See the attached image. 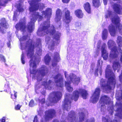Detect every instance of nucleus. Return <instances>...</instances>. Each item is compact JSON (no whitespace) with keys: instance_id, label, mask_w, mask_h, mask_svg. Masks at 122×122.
Instances as JSON below:
<instances>
[{"instance_id":"f257e3e1","label":"nucleus","mask_w":122,"mask_h":122,"mask_svg":"<svg viewBox=\"0 0 122 122\" xmlns=\"http://www.w3.org/2000/svg\"><path fill=\"white\" fill-rule=\"evenodd\" d=\"M30 5V6L29 10L30 14L32 15L30 17L31 21L28 23L26 27L25 25V20L22 19L20 20V22L16 24L15 27L17 30H20L23 31V36L22 37H20L16 32V34L20 42L21 49L22 50H25L27 57L31 58L29 62L30 76H32L33 79H36L38 81L42 80L43 77L48 72L47 68L44 65L42 66L38 70L36 69V60L34 54V47H36V54L39 56L41 55L42 50L41 39H37L36 42L34 44L32 40L30 38L29 35H27L26 30H27L29 32H32L34 29V23L37 19H38L39 21L42 20V16L36 11L38 9L39 7L40 10L42 9L45 6L44 5Z\"/></svg>"},{"instance_id":"f03ea898","label":"nucleus","mask_w":122,"mask_h":122,"mask_svg":"<svg viewBox=\"0 0 122 122\" xmlns=\"http://www.w3.org/2000/svg\"><path fill=\"white\" fill-rule=\"evenodd\" d=\"M51 9L50 8L47 9L45 11L42 12V15L44 16L47 19V22L42 23L37 32L38 35L42 36L46 35L45 42L46 44H48V48L52 49L55 44H56L59 43V40L61 33L55 30L54 26H50V19L51 15Z\"/></svg>"},{"instance_id":"7ed1b4c3","label":"nucleus","mask_w":122,"mask_h":122,"mask_svg":"<svg viewBox=\"0 0 122 122\" xmlns=\"http://www.w3.org/2000/svg\"><path fill=\"white\" fill-rule=\"evenodd\" d=\"M105 76L107 79V84L103 79L100 81V84L104 92L108 93L111 90H113L115 87L116 84L115 77L114 73L112 72L110 66L108 65L105 71Z\"/></svg>"},{"instance_id":"20e7f679","label":"nucleus","mask_w":122,"mask_h":122,"mask_svg":"<svg viewBox=\"0 0 122 122\" xmlns=\"http://www.w3.org/2000/svg\"><path fill=\"white\" fill-rule=\"evenodd\" d=\"M105 17L106 18H110L112 22L116 26V29L112 24L109 25L108 27V30L111 36H115L117 30L122 35V26L120 23V19L117 15L111 11L108 10L105 13Z\"/></svg>"},{"instance_id":"39448f33","label":"nucleus","mask_w":122,"mask_h":122,"mask_svg":"<svg viewBox=\"0 0 122 122\" xmlns=\"http://www.w3.org/2000/svg\"><path fill=\"white\" fill-rule=\"evenodd\" d=\"M78 91L76 90L73 92L72 95H71L68 94H66L65 96V100L63 102L62 107L63 110L69 111L71 108V99L74 100L75 101H77L79 96V94H81L82 97L84 99H86L88 95L87 91L84 89L82 88Z\"/></svg>"},{"instance_id":"423d86ee","label":"nucleus","mask_w":122,"mask_h":122,"mask_svg":"<svg viewBox=\"0 0 122 122\" xmlns=\"http://www.w3.org/2000/svg\"><path fill=\"white\" fill-rule=\"evenodd\" d=\"M118 45V51L117 54V58H115L111 59L110 58L108 59L110 62H112V60H114L112 65V67L114 71L117 70V72H118L119 70L120 69L121 66L119 62L120 60L122 63V50L120 48L122 47V38L120 36H118L117 38L116 41Z\"/></svg>"},{"instance_id":"0eeeda50","label":"nucleus","mask_w":122,"mask_h":122,"mask_svg":"<svg viewBox=\"0 0 122 122\" xmlns=\"http://www.w3.org/2000/svg\"><path fill=\"white\" fill-rule=\"evenodd\" d=\"M105 104H108L107 110L109 113L111 115H112L114 111L113 102L110 101V99L109 97L104 95L101 97L99 101V107H100L101 111L102 112H103L106 110Z\"/></svg>"},{"instance_id":"6e6552de","label":"nucleus","mask_w":122,"mask_h":122,"mask_svg":"<svg viewBox=\"0 0 122 122\" xmlns=\"http://www.w3.org/2000/svg\"><path fill=\"white\" fill-rule=\"evenodd\" d=\"M120 89L121 92L120 95L117 92H116V97L117 100L116 104L117 109L115 111V119L113 122H118L116 120L117 118L119 119H122V85H121Z\"/></svg>"},{"instance_id":"1a4fd4ad","label":"nucleus","mask_w":122,"mask_h":122,"mask_svg":"<svg viewBox=\"0 0 122 122\" xmlns=\"http://www.w3.org/2000/svg\"><path fill=\"white\" fill-rule=\"evenodd\" d=\"M79 119L76 116L75 112L73 111L70 112L68 115L67 120L68 122H95V120L93 118L88 119L85 121L84 120L85 114L83 113L79 112L78 114Z\"/></svg>"},{"instance_id":"9d476101","label":"nucleus","mask_w":122,"mask_h":122,"mask_svg":"<svg viewBox=\"0 0 122 122\" xmlns=\"http://www.w3.org/2000/svg\"><path fill=\"white\" fill-rule=\"evenodd\" d=\"M64 74L67 80L65 81V86L67 90L69 92H71L73 90V88L71 87L70 84L72 82L74 84L77 85L80 81L79 77H77L74 74H70L69 76L66 72H64Z\"/></svg>"},{"instance_id":"9b49d317","label":"nucleus","mask_w":122,"mask_h":122,"mask_svg":"<svg viewBox=\"0 0 122 122\" xmlns=\"http://www.w3.org/2000/svg\"><path fill=\"white\" fill-rule=\"evenodd\" d=\"M107 44L108 48L111 50L109 58H110V61H111V59L117 58V53L118 52V51L119 48L117 49V48L116 46V43L112 40H109Z\"/></svg>"},{"instance_id":"f8f14e48","label":"nucleus","mask_w":122,"mask_h":122,"mask_svg":"<svg viewBox=\"0 0 122 122\" xmlns=\"http://www.w3.org/2000/svg\"><path fill=\"white\" fill-rule=\"evenodd\" d=\"M62 96V94L61 92H54L50 94L49 96V102L47 101V104L48 106L53 105V103H56L59 100Z\"/></svg>"},{"instance_id":"ddd939ff","label":"nucleus","mask_w":122,"mask_h":122,"mask_svg":"<svg viewBox=\"0 0 122 122\" xmlns=\"http://www.w3.org/2000/svg\"><path fill=\"white\" fill-rule=\"evenodd\" d=\"M55 111L53 109L49 110L45 112L44 119L42 118L40 122H47L50 119L52 118L55 115Z\"/></svg>"},{"instance_id":"4468645a","label":"nucleus","mask_w":122,"mask_h":122,"mask_svg":"<svg viewBox=\"0 0 122 122\" xmlns=\"http://www.w3.org/2000/svg\"><path fill=\"white\" fill-rule=\"evenodd\" d=\"M65 12V18L63 19V21L66 24V27L67 29H68L69 23L72 19V17L70 16V12L67 8H65L64 10Z\"/></svg>"},{"instance_id":"2eb2a0df","label":"nucleus","mask_w":122,"mask_h":122,"mask_svg":"<svg viewBox=\"0 0 122 122\" xmlns=\"http://www.w3.org/2000/svg\"><path fill=\"white\" fill-rule=\"evenodd\" d=\"M101 90L99 88H96L92 95L90 101L93 103H96L99 100Z\"/></svg>"},{"instance_id":"dca6fc26","label":"nucleus","mask_w":122,"mask_h":122,"mask_svg":"<svg viewBox=\"0 0 122 122\" xmlns=\"http://www.w3.org/2000/svg\"><path fill=\"white\" fill-rule=\"evenodd\" d=\"M56 86L62 88L63 86V79L62 76L59 74L54 77Z\"/></svg>"},{"instance_id":"f3484780","label":"nucleus","mask_w":122,"mask_h":122,"mask_svg":"<svg viewBox=\"0 0 122 122\" xmlns=\"http://www.w3.org/2000/svg\"><path fill=\"white\" fill-rule=\"evenodd\" d=\"M102 61L101 60H99L98 61L97 66L94 73L95 76H97L98 75V72L100 75H101L102 72Z\"/></svg>"},{"instance_id":"a211bd4d","label":"nucleus","mask_w":122,"mask_h":122,"mask_svg":"<svg viewBox=\"0 0 122 122\" xmlns=\"http://www.w3.org/2000/svg\"><path fill=\"white\" fill-rule=\"evenodd\" d=\"M7 23L4 18L1 19L0 21V32L4 34L5 31L4 30L3 28H7Z\"/></svg>"},{"instance_id":"6ab92c4d","label":"nucleus","mask_w":122,"mask_h":122,"mask_svg":"<svg viewBox=\"0 0 122 122\" xmlns=\"http://www.w3.org/2000/svg\"><path fill=\"white\" fill-rule=\"evenodd\" d=\"M62 15V13L61 12V10L59 9H58L56 11V15L55 21L56 22H59V25L58 27H57V28L59 29L60 28L61 25V22H60Z\"/></svg>"},{"instance_id":"aec40b11","label":"nucleus","mask_w":122,"mask_h":122,"mask_svg":"<svg viewBox=\"0 0 122 122\" xmlns=\"http://www.w3.org/2000/svg\"><path fill=\"white\" fill-rule=\"evenodd\" d=\"M106 44L105 43L103 44L101 47L102 56L104 60H106L107 59L108 53L105 49Z\"/></svg>"},{"instance_id":"412c9836","label":"nucleus","mask_w":122,"mask_h":122,"mask_svg":"<svg viewBox=\"0 0 122 122\" xmlns=\"http://www.w3.org/2000/svg\"><path fill=\"white\" fill-rule=\"evenodd\" d=\"M16 7L18 11L17 10H16L14 12L13 20H14L15 21H16V18L17 16L19 14L20 12H22L24 10V9L22 8L21 3L19 4L18 5H17Z\"/></svg>"},{"instance_id":"4be33fe9","label":"nucleus","mask_w":122,"mask_h":122,"mask_svg":"<svg viewBox=\"0 0 122 122\" xmlns=\"http://www.w3.org/2000/svg\"><path fill=\"white\" fill-rule=\"evenodd\" d=\"M47 79H46L44 81H43L42 83V85L46 89L51 90L52 89L51 85L52 84L53 82L50 80H49L48 82H47Z\"/></svg>"},{"instance_id":"5701e85b","label":"nucleus","mask_w":122,"mask_h":122,"mask_svg":"<svg viewBox=\"0 0 122 122\" xmlns=\"http://www.w3.org/2000/svg\"><path fill=\"white\" fill-rule=\"evenodd\" d=\"M75 14L76 16L79 18H82L83 14L82 11L80 10H77L75 11Z\"/></svg>"},{"instance_id":"b1692460","label":"nucleus","mask_w":122,"mask_h":122,"mask_svg":"<svg viewBox=\"0 0 122 122\" xmlns=\"http://www.w3.org/2000/svg\"><path fill=\"white\" fill-rule=\"evenodd\" d=\"M84 7L85 10L88 13H91V8L90 5L88 3H86L84 5Z\"/></svg>"},{"instance_id":"393cba45","label":"nucleus","mask_w":122,"mask_h":122,"mask_svg":"<svg viewBox=\"0 0 122 122\" xmlns=\"http://www.w3.org/2000/svg\"><path fill=\"white\" fill-rule=\"evenodd\" d=\"M108 35V31L107 29H104L102 32V38L103 41L106 40L107 38Z\"/></svg>"},{"instance_id":"a878e982","label":"nucleus","mask_w":122,"mask_h":122,"mask_svg":"<svg viewBox=\"0 0 122 122\" xmlns=\"http://www.w3.org/2000/svg\"><path fill=\"white\" fill-rule=\"evenodd\" d=\"M50 57L48 54H47L44 58V60L45 63L46 65L49 64L50 60Z\"/></svg>"},{"instance_id":"bb28decb","label":"nucleus","mask_w":122,"mask_h":122,"mask_svg":"<svg viewBox=\"0 0 122 122\" xmlns=\"http://www.w3.org/2000/svg\"><path fill=\"white\" fill-rule=\"evenodd\" d=\"M92 3L94 6L95 7H98L100 4L99 0H93Z\"/></svg>"},{"instance_id":"cd10ccee","label":"nucleus","mask_w":122,"mask_h":122,"mask_svg":"<svg viewBox=\"0 0 122 122\" xmlns=\"http://www.w3.org/2000/svg\"><path fill=\"white\" fill-rule=\"evenodd\" d=\"M52 66H53V69L55 70V71L56 72L58 71L59 66L57 65V63L56 62H53Z\"/></svg>"},{"instance_id":"c85d7f7f","label":"nucleus","mask_w":122,"mask_h":122,"mask_svg":"<svg viewBox=\"0 0 122 122\" xmlns=\"http://www.w3.org/2000/svg\"><path fill=\"white\" fill-rule=\"evenodd\" d=\"M60 60V57L58 53L56 52L54 54V61H58Z\"/></svg>"},{"instance_id":"c756f323","label":"nucleus","mask_w":122,"mask_h":122,"mask_svg":"<svg viewBox=\"0 0 122 122\" xmlns=\"http://www.w3.org/2000/svg\"><path fill=\"white\" fill-rule=\"evenodd\" d=\"M4 88L5 91L6 92H10V88L9 87V85L8 82H7L5 85L4 86Z\"/></svg>"},{"instance_id":"7c9ffc66","label":"nucleus","mask_w":122,"mask_h":122,"mask_svg":"<svg viewBox=\"0 0 122 122\" xmlns=\"http://www.w3.org/2000/svg\"><path fill=\"white\" fill-rule=\"evenodd\" d=\"M103 122H112V121L110 118L107 116L106 117H103L102 119Z\"/></svg>"},{"instance_id":"2f4dec72","label":"nucleus","mask_w":122,"mask_h":122,"mask_svg":"<svg viewBox=\"0 0 122 122\" xmlns=\"http://www.w3.org/2000/svg\"><path fill=\"white\" fill-rule=\"evenodd\" d=\"M40 84L38 83L37 85L36 84L35 86V92L37 93L39 92V89L40 88Z\"/></svg>"},{"instance_id":"473e14b6","label":"nucleus","mask_w":122,"mask_h":122,"mask_svg":"<svg viewBox=\"0 0 122 122\" xmlns=\"http://www.w3.org/2000/svg\"><path fill=\"white\" fill-rule=\"evenodd\" d=\"M41 97H40L38 99V101L40 104H43L45 103V100L44 98H43L41 100Z\"/></svg>"},{"instance_id":"72a5a7b5","label":"nucleus","mask_w":122,"mask_h":122,"mask_svg":"<svg viewBox=\"0 0 122 122\" xmlns=\"http://www.w3.org/2000/svg\"><path fill=\"white\" fill-rule=\"evenodd\" d=\"M0 60L2 62H5L6 60L5 57L3 55H0Z\"/></svg>"},{"instance_id":"f704fd0d","label":"nucleus","mask_w":122,"mask_h":122,"mask_svg":"<svg viewBox=\"0 0 122 122\" xmlns=\"http://www.w3.org/2000/svg\"><path fill=\"white\" fill-rule=\"evenodd\" d=\"M22 53L21 56V61L22 64H24L25 62V56L23 52H22Z\"/></svg>"},{"instance_id":"c9c22d12","label":"nucleus","mask_w":122,"mask_h":122,"mask_svg":"<svg viewBox=\"0 0 122 122\" xmlns=\"http://www.w3.org/2000/svg\"><path fill=\"white\" fill-rule=\"evenodd\" d=\"M29 105L31 107H33L34 106V101L33 100H31L30 102Z\"/></svg>"},{"instance_id":"e433bc0d","label":"nucleus","mask_w":122,"mask_h":122,"mask_svg":"<svg viewBox=\"0 0 122 122\" xmlns=\"http://www.w3.org/2000/svg\"><path fill=\"white\" fill-rule=\"evenodd\" d=\"M37 111L38 112V114H40V115H41V113H42V108L40 107H39L37 109Z\"/></svg>"},{"instance_id":"4c0bfd02","label":"nucleus","mask_w":122,"mask_h":122,"mask_svg":"<svg viewBox=\"0 0 122 122\" xmlns=\"http://www.w3.org/2000/svg\"><path fill=\"white\" fill-rule=\"evenodd\" d=\"M14 95L11 94V98L12 99H15L16 98L17 96V92H15V91H14Z\"/></svg>"},{"instance_id":"58836bf2","label":"nucleus","mask_w":122,"mask_h":122,"mask_svg":"<svg viewBox=\"0 0 122 122\" xmlns=\"http://www.w3.org/2000/svg\"><path fill=\"white\" fill-rule=\"evenodd\" d=\"M101 42V40H99L97 42V48L98 49L100 48V47Z\"/></svg>"},{"instance_id":"ea45409f","label":"nucleus","mask_w":122,"mask_h":122,"mask_svg":"<svg viewBox=\"0 0 122 122\" xmlns=\"http://www.w3.org/2000/svg\"><path fill=\"white\" fill-rule=\"evenodd\" d=\"M21 106L18 104L15 107V109L16 110H19L21 107Z\"/></svg>"},{"instance_id":"a19ab883","label":"nucleus","mask_w":122,"mask_h":122,"mask_svg":"<svg viewBox=\"0 0 122 122\" xmlns=\"http://www.w3.org/2000/svg\"><path fill=\"white\" fill-rule=\"evenodd\" d=\"M33 122H38V120L37 116H35V117Z\"/></svg>"},{"instance_id":"79ce46f5","label":"nucleus","mask_w":122,"mask_h":122,"mask_svg":"<svg viewBox=\"0 0 122 122\" xmlns=\"http://www.w3.org/2000/svg\"><path fill=\"white\" fill-rule=\"evenodd\" d=\"M119 79L120 82L122 83V70L121 71V73L119 76Z\"/></svg>"},{"instance_id":"37998d69","label":"nucleus","mask_w":122,"mask_h":122,"mask_svg":"<svg viewBox=\"0 0 122 122\" xmlns=\"http://www.w3.org/2000/svg\"><path fill=\"white\" fill-rule=\"evenodd\" d=\"M5 117H4L0 119V122H5Z\"/></svg>"},{"instance_id":"c03bdc74","label":"nucleus","mask_w":122,"mask_h":122,"mask_svg":"<svg viewBox=\"0 0 122 122\" xmlns=\"http://www.w3.org/2000/svg\"><path fill=\"white\" fill-rule=\"evenodd\" d=\"M75 25L76 26L78 27L81 25V23L80 22H77L75 23Z\"/></svg>"},{"instance_id":"a18cd8bd","label":"nucleus","mask_w":122,"mask_h":122,"mask_svg":"<svg viewBox=\"0 0 122 122\" xmlns=\"http://www.w3.org/2000/svg\"><path fill=\"white\" fill-rule=\"evenodd\" d=\"M70 0H62V2L64 3H69Z\"/></svg>"},{"instance_id":"49530a36","label":"nucleus","mask_w":122,"mask_h":122,"mask_svg":"<svg viewBox=\"0 0 122 122\" xmlns=\"http://www.w3.org/2000/svg\"><path fill=\"white\" fill-rule=\"evenodd\" d=\"M103 1L104 5H106L107 4V0H103Z\"/></svg>"},{"instance_id":"de8ad7c7","label":"nucleus","mask_w":122,"mask_h":122,"mask_svg":"<svg viewBox=\"0 0 122 122\" xmlns=\"http://www.w3.org/2000/svg\"><path fill=\"white\" fill-rule=\"evenodd\" d=\"M7 45L8 47H10V41L8 42L7 43Z\"/></svg>"},{"instance_id":"09e8293b","label":"nucleus","mask_w":122,"mask_h":122,"mask_svg":"<svg viewBox=\"0 0 122 122\" xmlns=\"http://www.w3.org/2000/svg\"><path fill=\"white\" fill-rule=\"evenodd\" d=\"M53 122H58V120H54Z\"/></svg>"},{"instance_id":"8fccbe9b","label":"nucleus","mask_w":122,"mask_h":122,"mask_svg":"<svg viewBox=\"0 0 122 122\" xmlns=\"http://www.w3.org/2000/svg\"><path fill=\"white\" fill-rule=\"evenodd\" d=\"M42 94L43 95L45 96V92L44 91L43 92V93H42L41 92Z\"/></svg>"},{"instance_id":"3c124183","label":"nucleus","mask_w":122,"mask_h":122,"mask_svg":"<svg viewBox=\"0 0 122 122\" xmlns=\"http://www.w3.org/2000/svg\"><path fill=\"white\" fill-rule=\"evenodd\" d=\"M99 53V51H98L97 52V55H98V54Z\"/></svg>"},{"instance_id":"603ef678","label":"nucleus","mask_w":122,"mask_h":122,"mask_svg":"<svg viewBox=\"0 0 122 122\" xmlns=\"http://www.w3.org/2000/svg\"><path fill=\"white\" fill-rule=\"evenodd\" d=\"M64 117V115H63V114H62V118L64 117Z\"/></svg>"},{"instance_id":"864d4df0","label":"nucleus","mask_w":122,"mask_h":122,"mask_svg":"<svg viewBox=\"0 0 122 122\" xmlns=\"http://www.w3.org/2000/svg\"><path fill=\"white\" fill-rule=\"evenodd\" d=\"M61 122H66L65 121H62Z\"/></svg>"},{"instance_id":"5fc2aeb1","label":"nucleus","mask_w":122,"mask_h":122,"mask_svg":"<svg viewBox=\"0 0 122 122\" xmlns=\"http://www.w3.org/2000/svg\"><path fill=\"white\" fill-rule=\"evenodd\" d=\"M97 107H99V106H98V105H97Z\"/></svg>"}]
</instances>
